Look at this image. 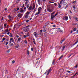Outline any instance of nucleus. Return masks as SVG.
Here are the masks:
<instances>
[{
  "instance_id": "obj_52",
  "label": "nucleus",
  "mask_w": 78,
  "mask_h": 78,
  "mask_svg": "<svg viewBox=\"0 0 78 78\" xmlns=\"http://www.w3.org/2000/svg\"><path fill=\"white\" fill-rule=\"evenodd\" d=\"M26 9H27V8L26 7H24V9L25 10V11H26Z\"/></svg>"
},
{
  "instance_id": "obj_47",
  "label": "nucleus",
  "mask_w": 78,
  "mask_h": 78,
  "mask_svg": "<svg viewBox=\"0 0 78 78\" xmlns=\"http://www.w3.org/2000/svg\"><path fill=\"white\" fill-rule=\"evenodd\" d=\"M75 19H76V20H77V21H78V20H77V19H78V18H77V17H75Z\"/></svg>"
},
{
  "instance_id": "obj_24",
  "label": "nucleus",
  "mask_w": 78,
  "mask_h": 78,
  "mask_svg": "<svg viewBox=\"0 0 78 78\" xmlns=\"http://www.w3.org/2000/svg\"><path fill=\"white\" fill-rule=\"evenodd\" d=\"M67 5V3L66 2H64L63 3V6H66Z\"/></svg>"
},
{
  "instance_id": "obj_7",
  "label": "nucleus",
  "mask_w": 78,
  "mask_h": 78,
  "mask_svg": "<svg viewBox=\"0 0 78 78\" xmlns=\"http://www.w3.org/2000/svg\"><path fill=\"white\" fill-rule=\"evenodd\" d=\"M24 18L26 19H28V17H29V16H28V15H25H25H24Z\"/></svg>"
},
{
  "instance_id": "obj_44",
  "label": "nucleus",
  "mask_w": 78,
  "mask_h": 78,
  "mask_svg": "<svg viewBox=\"0 0 78 78\" xmlns=\"http://www.w3.org/2000/svg\"><path fill=\"white\" fill-rule=\"evenodd\" d=\"M76 31V28H74L73 29V31Z\"/></svg>"
},
{
  "instance_id": "obj_51",
  "label": "nucleus",
  "mask_w": 78,
  "mask_h": 78,
  "mask_svg": "<svg viewBox=\"0 0 78 78\" xmlns=\"http://www.w3.org/2000/svg\"><path fill=\"white\" fill-rule=\"evenodd\" d=\"M31 51H33V48H31Z\"/></svg>"
},
{
  "instance_id": "obj_20",
  "label": "nucleus",
  "mask_w": 78,
  "mask_h": 78,
  "mask_svg": "<svg viewBox=\"0 0 78 78\" xmlns=\"http://www.w3.org/2000/svg\"><path fill=\"white\" fill-rule=\"evenodd\" d=\"M4 31L5 32V33H8V32L9 31V30L7 29L6 30H5Z\"/></svg>"
},
{
  "instance_id": "obj_42",
  "label": "nucleus",
  "mask_w": 78,
  "mask_h": 78,
  "mask_svg": "<svg viewBox=\"0 0 78 78\" xmlns=\"http://www.w3.org/2000/svg\"><path fill=\"white\" fill-rule=\"evenodd\" d=\"M4 26L5 27V28H6V24H4Z\"/></svg>"
},
{
  "instance_id": "obj_54",
  "label": "nucleus",
  "mask_w": 78,
  "mask_h": 78,
  "mask_svg": "<svg viewBox=\"0 0 78 78\" xmlns=\"http://www.w3.org/2000/svg\"><path fill=\"white\" fill-rule=\"evenodd\" d=\"M41 2V0H38V3H39Z\"/></svg>"
},
{
  "instance_id": "obj_32",
  "label": "nucleus",
  "mask_w": 78,
  "mask_h": 78,
  "mask_svg": "<svg viewBox=\"0 0 78 78\" xmlns=\"http://www.w3.org/2000/svg\"><path fill=\"white\" fill-rule=\"evenodd\" d=\"M5 39H6V38L5 37H4L2 38V41H5Z\"/></svg>"
},
{
  "instance_id": "obj_25",
  "label": "nucleus",
  "mask_w": 78,
  "mask_h": 78,
  "mask_svg": "<svg viewBox=\"0 0 78 78\" xmlns=\"http://www.w3.org/2000/svg\"><path fill=\"white\" fill-rule=\"evenodd\" d=\"M46 27H48V28H49V27H50V25H49V24H47L46 25Z\"/></svg>"
},
{
  "instance_id": "obj_13",
  "label": "nucleus",
  "mask_w": 78,
  "mask_h": 78,
  "mask_svg": "<svg viewBox=\"0 0 78 78\" xmlns=\"http://www.w3.org/2000/svg\"><path fill=\"white\" fill-rule=\"evenodd\" d=\"M58 5H59L58 6V8H61V4H60L59 3H58Z\"/></svg>"
},
{
  "instance_id": "obj_1",
  "label": "nucleus",
  "mask_w": 78,
  "mask_h": 78,
  "mask_svg": "<svg viewBox=\"0 0 78 78\" xmlns=\"http://www.w3.org/2000/svg\"><path fill=\"white\" fill-rule=\"evenodd\" d=\"M51 69L50 68L49 70H47L45 72V73H44V74H46L47 73V75H48V74L50 73V72L51 71Z\"/></svg>"
},
{
  "instance_id": "obj_40",
  "label": "nucleus",
  "mask_w": 78,
  "mask_h": 78,
  "mask_svg": "<svg viewBox=\"0 0 78 78\" xmlns=\"http://www.w3.org/2000/svg\"><path fill=\"white\" fill-rule=\"evenodd\" d=\"M26 37H27V35H23V37H24V38H26Z\"/></svg>"
},
{
  "instance_id": "obj_48",
  "label": "nucleus",
  "mask_w": 78,
  "mask_h": 78,
  "mask_svg": "<svg viewBox=\"0 0 78 78\" xmlns=\"http://www.w3.org/2000/svg\"><path fill=\"white\" fill-rule=\"evenodd\" d=\"M49 3H54V2H49Z\"/></svg>"
},
{
  "instance_id": "obj_6",
  "label": "nucleus",
  "mask_w": 78,
  "mask_h": 78,
  "mask_svg": "<svg viewBox=\"0 0 78 78\" xmlns=\"http://www.w3.org/2000/svg\"><path fill=\"white\" fill-rule=\"evenodd\" d=\"M47 9L48 10V12H53V11L50 8H48Z\"/></svg>"
},
{
  "instance_id": "obj_35",
  "label": "nucleus",
  "mask_w": 78,
  "mask_h": 78,
  "mask_svg": "<svg viewBox=\"0 0 78 78\" xmlns=\"http://www.w3.org/2000/svg\"><path fill=\"white\" fill-rule=\"evenodd\" d=\"M13 40V38H11L10 39V41H12V40Z\"/></svg>"
},
{
  "instance_id": "obj_17",
  "label": "nucleus",
  "mask_w": 78,
  "mask_h": 78,
  "mask_svg": "<svg viewBox=\"0 0 78 78\" xmlns=\"http://www.w3.org/2000/svg\"><path fill=\"white\" fill-rule=\"evenodd\" d=\"M40 13H41L40 12H38L36 13L35 15V16H36V15H38V14H39Z\"/></svg>"
},
{
  "instance_id": "obj_9",
  "label": "nucleus",
  "mask_w": 78,
  "mask_h": 78,
  "mask_svg": "<svg viewBox=\"0 0 78 78\" xmlns=\"http://www.w3.org/2000/svg\"><path fill=\"white\" fill-rule=\"evenodd\" d=\"M17 17H19V18H21L22 17V14L21 13H19L17 16Z\"/></svg>"
},
{
  "instance_id": "obj_63",
  "label": "nucleus",
  "mask_w": 78,
  "mask_h": 78,
  "mask_svg": "<svg viewBox=\"0 0 78 78\" xmlns=\"http://www.w3.org/2000/svg\"><path fill=\"white\" fill-rule=\"evenodd\" d=\"M73 3H76V1H74L73 2Z\"/></svg>"
},
{
  "instance_id": "obj_2",
  "label": "nucleus",
  "mask_w": 78,
  "mask_h": 78,
  "mask_svg": "<svg viewBox=\"0 0 78 78\" xmlns=\"http://www.w3.org/2000/svg\"><path fill=\"white\" fill-rule=\"evenodd\" d=\"M58 14V13L57 12L56 14L55 15H52L51 16V20H53V18H54L55 17V16H57Z\"/></svg>"
},
{
  "instance_id": "obj_21",
  "label": "nucleus",
  "mask_w": 78,
  "mask_h": 78,
  "mask_svg": "<svg viewBox=\"0 0 78 78\" xmlns=\"http://www.w3.org/2000/svg\"><path fill=\"white\" fill-rule=\"evenodd\" d=\"M44 12H48V10H47V9H45Z\"/></svg>"
},
{
  "instance_id": "obj_4",
  "label": "nucleus",
  "mask_w": 78,
  "mask_h": 78,
  "mask_svg": "<svg viewBox=\"0 0 78 78\" xmlns=\"http://www.w3.org/2000/svg\"><path fill=\"white\" fill-rule=\"evenodd\" d=\"M42 8L41 7H40L38 9V12H40V13L41 12V11H42Z\"/></svg>"
},
{
  "instance_id": "obj_27",
  "label": "nucleus",
  "mask_w": 78,
  "mask_h": 78,
  "mask_svg": "<svg viewBox=\"0 0 78 78\" xmlns=\"http://www.w3.org/2000/svg\"><path fill=\"white\" fill-rule=\"evenodd\" d=\"M55 60H54L52 62L53 65H54V63H55Z\"/></svg>"
},
{
  "instance_id": "obj_33",
  "label": "nucleus",
  "mask_w": 78,
  "mask_h": 78,
  "mask_svg": "<svg viewBox=\"0 0 78 78\" xmlns=\"http://www.w3.org/2000/svg\"><path fill=\"white\" fill-rule=\"evenodd\" d=\"M29 6H30V5L28 4L27 6V8H29Z\"/></svg>"
},
{
  "instance_id": "obj_23",
  "label": "nucleus",
  "mask_w": 78,
  "mask_h": 78,
  "mask_svg": "<svg viewBox=\"0 0 78 78\" xmlns=\"http://www.w3.org/2000/svg\"><path fill=\"white\" fill-rule=\"evenodd\" d=\"M66 72L67 73H71V72H70V71H69V70L66 71Z\"/></svg>"
},
{
  "instance_id": "obj_55",
  "label": "nucleus",
  "mask_w": 78,
  "mask_h": 78,
  "mask_svg": "<svg viewBox=\"0 0 78 78\" xmlns=\"http://www.w3.org/2000/svg\"><path fill=\"white\" fill-rule=\"evenodd\" d=\"M29 27V25L27 26L26 27V28H28V27Z\"/></svg>"
},
{
  "instance_id": "obj_22",
  "label": "nucleus",
  "mask_w": 78,
  "mask_h": 78,
  "mask_svg": "<svg viewBox=\"0 0 78 78\" xmlns=\"http://www.w3.org/2000/svg\"><path fill=\"white\" fill-rule=\"evenodd\" d=\"M35 5H34L33 8H32L33 10H34V9L35 8Z\"/></svg>"
},
{
  "instance_id": "obj_38",
  "label": "nucleus",
  "mask_w": 78,
  "mask_h": 78,
  "mask_svg": "<svg viewBox=\"0 0 78 78\" xmlns=\"http://www.w3.org/2000/svg\"><path fill=\"white\" fill-rule=\"evenodd\" d=\"M66 47V46H64L63 47V49H62V50H64V49Z\"/></svg>"
},
{
  "instance_id": "obj_46",
  "label": "nucleus",
  "mask_w": 78,
  "mask_h": 78,
  "mask_svg": "<svg viewBox=\"0 0 78 78\" xmlns=\"http://www.w3.org/2000/svg\"><path fill=\"white\" fill-rule=\"evenodd\" d=\"M8 42H6V43H5L6 45H8Z\"/></svg>"
},
{
  "instance_id": "obj_34",
  "label": "nucleus",
  "mask_w": 78,
  "mask_h": 78,
  "mask_svg": "<svg viewBox=\"0 0 78 78\" xmlns=\"http://www.w3.org/2000/svg\"><path fill=\"white\" fill-rule=\"evenodd\" d=\"M55 12H53L52 13H51V16L52 15H53V14H55Z\"/></svg>"
},
{
  "instance_id": "obj_60",
  "label": "nucleus",
  "mask_w": 78,
  "mask_h": 78,
  "mask_svg": "<svg viewBox=\"0 0 78 78\" xmlns=\"http://www.w3.org/2000/svg\"><path fill=\"white\" fill-rule=\"evenodd\" d=\"M76 68H77L78 67V65H76L75 66Z\"/></svg>"
},
{
  "instance_id": "obj_8",
  "label": "nucleus",
  "mask_w": 78,
  "mask_h": 78,
  "mask_svg": "<svg viewBox=\"0 0 78 78\" xmlns=\"http://www.w3.org/2000/svg\"><path fill=\"white\" fill-rule=\"evenodd\" d=\"M63 19L65 20H68V17H67V16H66L65 17H64Z\"/></svg>"
},
{
  "instance_id": "obj_5",
  "label": "nucleus",
  "mask_w": 78,
  "mask_h": 78,
  "mask_svg": "<svg viewBox=\"0 0 78 78\" xmlns=\"http://www.w3.org/2000/svg\"><path fill=\"white\" fill-rule=\"evenodd\" d=\"M19 10V8H15L13 10V11L14 12H16V11H17Z\"/></svg>"
},
{
  "instance_id": "obj_49",
  "label": "nucleus",
  "mask_w": 78,
  "mask_h": 78,
  "mask_svg": "<svg viewBox=\"0 0 78 78\" xmlns=\"http://www.w3.org/2000/svg\"><path fill=\"white\" fill-rule=\"evenodd\" d=\"M40 33H42V30H40Z\"/></svg>"
},
{
  "instance_id": "obj_15",
  "label": "nucleus",
  "mask_w": 78,
  "mask_h": 78,
  "mask_svg": "<svg viewBox=\"0 0 78 78\" xmlns=\"http://www.w3.org/2000/svg\"><path fill=\"white\" fill-rule=\"evenodd\" d=\"M47 30H48V29L45 28L44 29L43 31L44 32H45V31H47Z\"/></svg>"
},
{
  "instance_id": "obj_62",
  "label": "nucleus",
  "mask_w": 78,
  "mask_h": 78,
  "mask_svg": "<svg viewBox=\"0 0 78 78\" xmlns=\"http://www.w3.org/2000/svg\"><path fill=\"white\" fill-rule=\"evenodd\" d=\"M16 37H17V38H18V37H19V36H18V35H17Z\"/></svg>"
},
{
  "instance_id": "obj_53",
  "label": "nucleus",
  "mask_w": 78,
  "mask_h": 78,
  "mask_svg": "<svg viewBox=\"0 0 78 78\" xmlns=\"http://www.w3.org/2000/svg\"><path fill=\"white\" fill-rule=\"evenodd\" d=\"M29 22V20H26V22Z\"/></svg>"
},
{
  "instance_id": "obj_29",
  "label": "nucleus",
  "mask_w": 78,
  "mask_h": 78,
  "mask_svg": "<svg viewBox=\"0 0 78 78\" xmlns=\"http://www.w3.org/2000/svg\"><path fill=\"white\" fill-rule=\"evenodd\" d=\"M55 30V28H53L52 29H51V30L52 31H55V30Z\"/></svg>"
},
{
  "instance_id": "obj_37",
  "label": "nucleus",
  "mask_w": 78,
  "mask_h": 78,
  "mask_svg": "<svg viewBox=\"0 0 78 78\" xmlns=\"http://www.w3.org/2000/svg\"><path fill=\"white\" fill-rule=\"evenodd\" d=\"M56 25H52V26L53 27H54V28H55V27H56Z\"/></svg>"
},
{
  "instance_id": "obj_12",
  "label": "nucleus",
  "mask_w": 78,
  "mask_h": 78,
  "mask_svg": "<svg viewBox=\"0 0 78 78\" xmlns=\"http://www.w3.org/2000/svg\"><path fill=\"white\" fill-rule=\"evenodd\" d=\"M31 9H32V6H30L28 9V10L29 11H31Z\"/></svg>"
},
{
  "instance_id": "obj_11",
  "label": "nucleus",
  "mask_w": 78,
  "mask_h": 78,
  "mask_svg": "<svg viewBox=\"0 0 78 78\" xmlns=\"http://www.w3.org/2000/svg\"><path fill=\"white\" fill-rule=\"evenodd\" d=\"M30 12H26L25 13V14L27 16H29V15H30Z\"/></svg>"
},
{
  "instance_id": "obj_30",
  "label": "nucleus",
  "mask_w": 78,
  "mask_h": 78,
  "mask_svg": "<svg viewBox=\"0 0 78 78\" xmlns=\"http://www.w3.org/2000/svg\"><path fill=\"white\" fill-rule=\"evenodd\" d=\"M24 44H27V40H25L24 41Z\"/></svg>"
},
{
  "instance_id": "obj_56",
  "label": "nucleus",
  "mask_w": 78,
  "mask_h": 78,
  "mask_svg": "<svg viewBox=\"0 0 78 78\" xmlns=\"http://www.w3.org/2000/svg\"><path fill=\"white\" fill-rule=\"evenodd\" d=\"M72 56V54H70L69 56H68V58H70V57L71 56Z\"/></svg>"
},
{
  "instance_id": "obj_41",
  "label": "nucleus",
  "mask_w": 78,
  "mask_h": 78,
  "mask_svg": "<svg viewBox=\"0 0 78 78\" xmlns=\"http://www.w3.org/2000/svg\"><path fill=\"white\" fill-rule=\"evenodd\" d=\"M73 9H76V8L75 7V5H74L73 6Z\"/></svg>"
},
{
  "instance_id": "obj_45",
  "label": "nucleus",
  "mask_w": 78,
  "mask_h": 78,
  "mask_svg": "<svg viewBox=\"0 0 78 78\" xmlns=\"http://www.w3.org/2000/svg\"><path fill=\"white\" fill-rule=\"evenodd\" d=\"M28 4V2H25V5H27Z\"/></svg>"
},
{
  "instance_id": "obj_26",
  "label": "nucleus",
  "mask_w": 78,
  "mask_h": 78,
  "mask_svg": "<svg viewBox=\"0 0 78 78\" xmlns=\"http://www.w3.org/2000/svg\"><path fill=\"white\" fill-rule=\"evenodd\" d=\"M26 36L27 37H28V36H30V34H29V33H27V34L26 35Z\"/></svg>"
},
{
  "instance_id": "obj_43",
  "label": "nucleus",
  "mask_w": 78,
  "mask_h": 78,
  "mask_svg": "<svg viewBox=\"0 0 78 78\" xmlns=\"http://www.w3.org/2000/svg\"><path fill=\"white\" fill-rule=\"evenodd\" d=\"M33 42H34V44H35V45H36V41H33Z\"/></svg>"
},
{
  "instance_id": "obj_16",
  "label": "nucleus",
  "mask_w": 78,
  "mask_h": 78,
  "mask_svg": "<svg viewBox=\"0 0 78 78\" xmlns=\"http://www.w3.org/2000/svg\"><path fill=\"white\" fill-rule=\"evenodd\" d=\"M34 34L35 37H37V34L36 32H34Z\"/></svg>"
},
{
  "instance_id": "obj_28",
  "label": "nucleus",
  "mask_w": 78,
  "mask_h": 78,
  "mask_svg": "<svg viewBox=\"0 0 78 78\" xmlns=\"http://www.w3.org/2000/svg\"><path fill=\"white\" fill-rule=\"evenodd\" d=\"M78 43V42H75L73 44V45H75L76 44Z\"/></svg>"
},
{
  "instance_id": "obj_36",
  "label": "nucleus",
  "mask_w": 78,
  "mask_h": 78,
  "mask_svg": "<svg viewBox=\"0 0 78 78\" xmlns=\"http://www.w3.org/2000/svg\"><path fill=\"white\" fill-rule=\"evenodd\" d=\"M15 47L16 48H19V45L16 46Z\"/></svg>"
},
{
  "instance_id": "obj_39",
  "label": "nucleus",
  "mask_w": 78,
  "mask_h": 78,
  "mask_svg": "<svg viewBox=\"0 0 78 78\" xmlns=\"http://www.w3.org/2000/svg\"><path fill=\"white\" fill-rule=\"evenodd\" d=\"M78 75V73H76L73 76H75V75Z\"/></svg>"
},
{
  "instance_id": "obj_61",
  "label": "nucleus",
  "mask_w": 78,
  "mask_h": 78,
  "mask_svg": "<svg viewBox=\"0 0 78 78\" xmlns=\"http://www.w3.org/2000/svg\"><path fill=\"white\" fill-rule=\"evenodd\" d=\"M14 40L13 39L12 41V42H14Z\"/></svg>"
},
{
  "instance_id": "obj_50",
  "label": "nucleus",
  "mask_w": 78,
  "mask_h": 78,
  "mask_svg": "<svg viewBox=\"0 0 78 78\" xmlns=\"http://www.w3.org/2000/svg\"><path fill=\"white\" fill-rule=\"evenodd\" d=\"M12 63H13V64H14V63L15 62V61H14V60L12 61Z\"/></svg>"
},
{
  "instance_id": "obj_59",
  "label": "nucleus",
  "mask_w": 78,
  "mask_h": 78,
  "mask_svg": "<svg viewBox=\"0 0 78 78\" xmlns=\"http://www.w3.org/2000/svg\"><path fill=\"white\" fill-rule=\"evenodd\" d=\"M54 5H55V6H56V5H57V4H56V3H55Z\"/></svg>"
},
{
  "instance_id": "obj_18",
  "label": "nucleus",
  "mask_w": 78,
  "mask_h": 78,
  "mask_svg": "<svg viewBox=\"0 0 78 78\" xmlns=\"http://www.w3.org/2000/svg\"><path fill=\"white\" fill-rule=\"evenodd\" d=\"M62 2H65V0H61L60 2V4H61Z\"/></svg>"
},
{
  "instance_id": "obj_58",
  "label": "nucleus",
  "mask_w": 78,
  "mask_h": 78,
  "mask_svg": "<svg viewBox=\"0 0 78 78\" xmlns=\"http://www.w3.org/2000/svg\"><path fill=\"white\" fill-rule=\"evenodd\" d=\"M13 45H14V44H11L10 46H13Z\"/></svg>"
},
{
  "instance_id": "obj_64",
  "label": "nucleus",
  "mask_w": 78,
  "mask_h": 78,
  "mask_svg": "<svg viewBox=\"0 0 78 78\" xmlns=\"http://www.w3.org/2000/svg\"><path fill=\"white\" fill-rule=\"evenodd\" d=\"M7 34H8V35H9V32H8L7 33Z\"/></svg>"
},
{
  "instance_id": "obj_14",
  "label": "nucleus",
  "mask_w": 78,
  "mask_h": 78,
  "mask_svg": "<svg viewBox=\"0 0 78 78\" xmlns=\"http://www.w3.org/2000/svg\"><path fill=\"white\" fill-rule=\"evenodd\" d=\"M25 11H24V10H20V12H21V13H24V12H25Z\"/></svg>"
},
{
  "instance_id": "obj_10",
  "label": "nucleus",
  "mask_w": 78,
  "mask_h": 78,
  "mask_svg": "<svg viewBox=\"0 0 78 78\" xmlns=\"http://www.w3.org/2000/svg\"><path fill=\"white\" fill-rule=\"evenodd\" d=\"M58 30L59 32H62V33H63V30H61L60 28H58Z\"/></svg>"
},
{
  "instance_id": "obj_3",
  "label": "nucleus",
  "mask_w": 78,
  "mask_h": 78,
  "mask_svg": "<svg viewBox=\"0 0 78 78\" xmlns=\"http://www.w3.org/2000/svg\"><path fill=\"white\" fill-rule=\"evenodd\" d=\"M9 19V21H12L13 20V18L11 16H8Z\"/></svg>"
},
{
  "instance_id": "obj_31",
  "label": "nucleus",
  "mask_w": 78,
  "mask_h": 78,
  "mask_svg": "<svg viewBox=\"0 0 78 78\" xmlns=\"http://www.w3.org/2000/svg\"><path fill=\"white\" fill-rule=\"evenodd\" d=\"M63 57V55H62L59 58V59H61Z\"/></svg>"
},
{
  "instance_id": "obj_19",
  "label": "nucleus",
  "mask_w": 78,
  "mask_h": 78,
  "mask_svg": "<svg viewBox=\"0 0 78 78\" xmlns=\"http://www.w3.org/2000/svg\"><path fill=\"white\" fill-rule=\"evenodd\" d=\"M21 40V38H20L18 39V41L19 42H20Z\"/></svg>"
},
{
  "instance_id": "obj_57",
  "label": "nucleus",
  "mask_w": 78,
  "mask_h": 78,
  "mask_svg": "<svg viewBox=\"0 0 78 78\" xmlns=\"http://www.w3.org/2000/svg\"><path fill=\"white\" fill-rule=\"evenodd\" d=\"M9 52H10L9 50H8V51H7V53H9Z\"/></svg>"
}]
</instances>
